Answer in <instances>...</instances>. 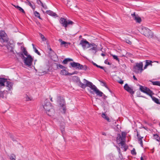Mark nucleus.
<instances>
[{
    "label": "nucleus",
    "mask_w": 160,
    "mask_h": 160,
    "mask_svg": "<svg viewBox=\"0 0 160 160\" xmlns=\"http://www.w3.org/2000/svg\"><path fill=\"white\" fill-rule=\"evenodd\" d=\"M21 49L22 52L18 53V55L21 57L23 60H33V58L31 55L28 54L25 48L21 47Z\"/></svg>",
    "instance_id": "nucleus-1"
},
{
    "label": "nucleus",
    "mask_w": 160,
    "mask_h": 160,
    "mask_svg": "<svg viewBox=\"0 0 160 160\" xmlns=\"http://www.w3.org/2000/svg\"><path fill=\"white\" fill-rule=\"evenodd\" d=\"M141 33L146 37L149 38H154L153 33L148 28L143 27L141 30Z\"/></svg>",
    "instance_id": "nucleus-2"
},
{
    "label": "nucleus",
    "mask_w": 160,
    "mask_h": 160,
    "mask_svg": "<svg viewBox=\"0 0 160 160\" xmlns=\"http://www.w3.org/2000/svg\"><path fill=\"white\" fill-rule=\"evenodd\" d=\"M70 65L72 68H74L76 69L87 71L88 69V68L86 65H82L79 63L75 62H70Z\"/></svg>",
    "instance_id": "nucleus-3"
},
{
    "label": "nucleus",
    "mask_w": 160,
    "mask_h": 160,
    "mask_svg": "<svg viewBox=\"0 0 160 160\" xmlns=\"http://www.w3.org/2000/svg\"><path fill=\"white\" fill-rule=\"evenodd\" d=\"M143 64L142 62L136 63L133 67V71L136 74L141 73L143 70Z\"/></svg>",
    "instance_id": "nucleus-4"
},
{
    "label": "nucleus",
    "mask_w": 160,
    "mask_h": 160,
    "mask_svg": "<svg viewBox=\"0 0 160 160\" xmlns=\"http://www.w3.org/2000/svg\"><path fill=\"white\" fill-rule=\"evenodd\" d=\"M126 133L122 132L121 135L120 134H118L116 138V141L118 144H120L122 146H124L125 142L124 140L126 137Z\"/></svg>",
    "instance_id": "nucleus-5"
},
{
    "label": "nucleus",
    "mask_w": 160,
    "mask_h": 160,
    "mask_svg": "<svg viewBox=\"0 0 160 160\" xmlns=\"http://www.w3.org/2000/svg\"><path fill=\"white\" fill-rule=\"evenodd\" d=\"M44 109L46 111V112L48 115L52 116L54 112V110L50 103L48 102L43 106Z\"/></svg>",
    "instance_id": "nucleus-6"
},
{
    "label": "nucleus",
    "mask_w": 160,
    "mask_h": 160,
    "mask_svg": "<svg viewBox=\"0 0 160 160\" xmlns=\"http://www.w3.org/2000/svg\"><path fill=\"white\" fill-rule=\"evenodd\" d=\"M83 80H84L87 82V87H88L90 88L89 89H88V91L92 94H94V91L97 89V87L93 85L92 82L87 80L85 79H84Z\"/></svg>",
    "instance_id": "nucleus-7"
},
{
    "label": "nucleus",
    "mask_w": 160,
    "mask_h": 160,
    "mask_svg": "<svg viewBox=\"0 0 160 160\" xmlns=\"http://www.w3.org/2000/svg\"><path fill=\"white\" fill-rule=\"evenodd\" d=\"M60 22L62 26L64 27L66 29L68 25H72L74 22L69 20H67L64 18H61L60 20Z\"/></svg>",
    "instance_id": "nucleus-8"
},
{
    "label": "nucleus",
    "mask_w": 160,
    "mask_h": 160,
    "mask_svg": "<svg viewBox=\"0 0 160 160\" xmlns=\"http://www.w3.org/2000/svg\"><path fill=\"white\" fill-rule=\"evenodd\" d=\"M79 44L82 46L84 49H86L91 47V43H90L86 39H84L81 41Z\"/></svg>",
    "instance_id": "nucleus-9"
},
{
    "label": "nucleus",
    "mask_w": 160,
    "mask_h": 160,
    "mask_svg": "<svg viewBox=\"0 0 160 160\" xmlns=\"http://www.w3.org/2000/svg\"><path fill=\"white\" fill-rule=\"evenodd\" d=\"M8 41V38L5 32L4 31H0V42H7Z\"/></svg>",
    "instance_id": "nucleus-10"
},
{
    "label": "nucleus",
    "mask_w": 160,
    "mask_h": 160,
    "mask_svg": "<svg viewBox=\"0 0 160 160\" xmlns=\"http://www.w3.org/2000/svg\"><path fill=\"white\" fill-rule=\"evenodd\" d=\"M90 45L91 47L89 49V51L92 54H95L98 50L97 45L94 43H91Z\"/></svg>",
    "instance_id": "nucleus-11"
},
{
    "label": "nucleus",
    "mask_w": 160,
    "mask_h": 160,
    "mask_svg": "<svg viewBox=\"0 0 160 160\" xmlns=\"http://www.w3.org/2000/svg\"><path fill=\"white\" fill-rule=\"evenodd\" d=\"M124 88L127 92H128L132 94H133L134 93V92L133 91V89L130 87L127 83H126L124 85Z\"/></svg>",
    "instance_id": "nucleus-12"
},
{
    "label": "nucleus",
    "mask_w": 160,
    "mask_h": 160,
    "mask_svg": "<svg viewBox=\"0 0 160 160\" xmlns=\"http://www.w3.org/2000/svg\"><path fill=\"white\" fill-rule=\"evenodd\" d=\"M5 84L8 90H11L12 89L13 83L8 81L7 79V82H6Z\"/></svg>",
    "instance_id": "nucleus-13"
},
{
    "label": "nucleus",
    "mask_w": 160,
    "mask_h": 160,
    "mask_svg": "<svg viewBox=\"0 0 160 160\" xmlns=\"http://www.w3.org/2000/svg\"><path fill=\"white\" fill-rule=\"evenodd\" d=\"M133 19L135 20L137 22L140 23L141 21V18L137 15H136L135 13L132 14Z\"/></svg>",
    "instance_id": "nucleus-14"
},
{
    "label": "nucleus",
    "mask_w": 160,
    "mask_h": 160,
    "mask_svg": "<svg viewBox=\"0 0 160 160\" xmlns=\"http://www.w3.org/2000/svg\"><path fill=\"white\" fill-rule=\"evenodd\" d=\"M7 79L3 78H0V89L5 86Z\"/></svg>",
    "instance_id": "nucleus-15"
},
{
    "label": "nucleus",
    "mask_w": 160,
    "mask_h": 160,
    "mask_svg": "<svg viewBox=\"0 0 160 160\" xmlns=\"http://www.w3.org/2000/svg\"><path fill=\"white\" fill-rule=\"evenodd\" d=\"M59 104L60 106L62 107L63 111V113H65L66 112V109L64 107L65 105V102L64 100L63 99H61L59 103Z\"/></svg>",
    "instance_id": "nucleus-16"
},
{
    "label": "nucleus",
    "mask_w": 160,
    "mask_h": 160,
    "mask_svg": "<svg viewBox=\"0 0 160 160\" xmlns=\"http://www.w3.org/2000/svg\"><path fill=\"white\" fill-rule=\"evenodd\" d=\"M46 13L49 15L54 17L56 18L58 17V16L55 13L50 10L47 11Z\"/></svg>",
    "instance_id": "nucleus-17"
},
{
    "label": "nucleus",
    "mask_w": 160,
    "mask_h": 160,
    "mask_svg": "<svg viewBox=\"0 0 160 160\" xmlns=\"http://www.w3.org/2000/svg\"><path fill=\"white\" fill-rule=\"evenodd\" d=\"M95 93L97 96L99 97H102L103 95V93L100 91L97 88L96 90L94 91V94Z\"/></svg>",
    "instance_id": "nucleus-18"
},
{
    "label": "nucleus",
    "mask_w": 160,
    "mask_h": 160,
    "mask_svg": "<svg viewBox=\"0 0 160 160\" xmlns=\"http://www.w3.org/2000/svg\"><path fill=\"white\" fill-rule=\"evenodd\" d=\"M83 82L85 84L82 83L80 81L79 82V85L82 88H85L87 87V83L86 81L83 80Z\"/></svg>",
    "instance_id": "nucleus-19"
},
{
    "label": "nucleus",
    "mask_w": 160,
    "mask_h": 160,
    "mask_svg": "<svg viewBox=\"0 0 160 160\" xmlns=\"http://www.w3.org/2000/svg\"><path fill=\"white\" fill-rule=\"evenodd\" d=\"M24 64L28 67L32 66L33 61H23Z\"/></svg>",
    "instance_id": "nucleus-20"
},
{
    "label": "nucleus",
    "mask_w": 160,
    "mask_h": 160,
    "mask_svg": "<svg viewBox=\"0 0 160 160\" xmlns=\"http://www.w3.org/2000/svg\"><path fill=\"white\" fill-rule=\"evenodd\" d=\"M27 2L26 3L32 8L33 11H34L35 8V6L34 4V3H33V4H32L28 0H27Z\"/></svg>",
    "instance_id": "nucleus-21"
},
{
    "label": "nucleus",
    "mask_w": 160,
    "mask_h": 160,
    "mask_svg": "<svg viewBox=\"0 0 160 160\" xmlns=\"http://www.w3.org/2000/svg\"><path fill=\"white\" fill-rule=\"evenodd\" d=\"M145 93L147 95H149L151 97L152 96V95L153 94L152 91H151L149 88H147L145 92Z\"/></svg>",
    "instance_id": "nucleus-22"
},
{
    "label": "nucleus",
    "mask_w": 160,
    "mask_h": 160,
    "mask_svg": "<svg viewBox=\"0 0 160 160\" xmlns=\"http://www.w3.org/2000/svg\"><path fill=\"white\" fill-rule=\"evenodd\" d=\"M61 74L64 75H70L73 74L70 73L68 72L66 70H63L61 71Z\"/></svg>",
    "instance_id": "nucleus-23"
},
{
    "label": "nucleus",
    "mask_w": 160,
    "mask_h": 160,
    "mask_svg": "<svg viewBox=\"0 0 160 160\" xmlns=\"http://www.w3.org/2000/svg\"><path fill=\"white\" fill-rule=\"evenodd\" d=\"M151 98H152L153 101H154L156 103L160 105V101H159V100L158 99L152 96Z\"/></svg>",
    "instance_id": "nucleus-24"
},
{
    "label": "nucleus",
    "mask_w": 160,
    "mask_h": 160,
    "mask_svg": "<svg viewBox=\"0 0 160 160\" xmlns=\"http://www.w3.org/2000/svg\"><path fill=\"white\" fill-rule=\"evenodd\" d=\"M140 86V91L144 93H145L146 89H147V88L145 87H143L141 85H139Z\"/></svg>",
    "instance_id": "nucleus-25"
},
{
    "label": "nucleus",
    "mask_w": 160,
    "mask_h": 160,
    "mask_svg": "<svg viewBox=\"0 0 160 160\" xmlns=\"http://www.w3.org/2000/svg\"><path fill=\"white\" fill-rule=\"evenodd\" d=\"M102 116L103 118L106 120L110 122L109 118L104 113H102Z\"/></svg>",
    "instance_id": "nucleus-26"
},
{
    "label": "nucleus",
    "mask_w": 160,
    "mask_h": 160,
    "mask_svg": "<svg viewBox=\"0 0 160 160\" xmlns=\"http://www.w3.org/2000/svg\"><path fill=\"white\" fill-rule=\"evenodd\" d=\"M38 1L40 2V3H41V5L45 9L47 8V6L45 4H43L40 0H37V2L38 4H39Z\"/></svg>",
    "instance_id": "nucleus-27"
},
{
    "label": "nucleus",
    "mask_w": 160,
    "mask_h": 160,
    "mask_svg": "<svg viewBox=\"0 0 160 160\" xmlns=\"http://www.w3.org/2000/svg\"><path fill=\"white\" fill-rule=\"evenodd\" d=\"M34 14L36 17H37L40 19H42V18L40 17V14L37 11H34Z\"/></svg>",
    "instance_id": "nucleus-28"
},
{
    "label": "nucleus",
    "mask_w": 160,
    "mask_h": 160,
    "mask_svg": "<svg viewBox=\"0 0 160 160\" xmlns=\"http://www.w3.org/2000/svg\"><path fill=\"white\" fill-rule=\"evenodd\" d=\"M152 83L153 85H157L160 86V82L158 81H156L152 82Z\"/></svg>",
    "instance_id": "nucleus-29"
},
{
    "label": "nucleus",
    "mask_w": 160,
    "mask_h": 160,
    "mask_svg": "<svg viewBox=\"0 0 160 160\" xmlns=\"http://www.w3.org/2000/svg\"><path fill=\"white\" fill-rule=\"evenodd\" d=\"M153 137L158 141H160V137L157 134H154Z\"/></svg>",
    "instance_id": "nucleus-30"
},
{
    "label": "nucleus",
    "mask_w": 160,
    "mask_h": 160,
    "mask_svg": "<svg viewBox=\"0 0 160 160\" xmlns=\"http://www.w3.org/2000/svg\"><path fill=\"white\" fill-rule=\"evenodd\" d=\"M39 35L41 38L42 39V41H45L47 40V39L45 38L44 35L42 34L41 33H39Z\"/></svg>",
    "instance_id": "nucleus-31"
},
{
    "label": "nucleus",
    "mask_w": 160,
    "mask_h": 160,
    "mask_svg": "<svg viewBox=\"0 0 160 160\" xmlns=\"http://www.w3.org/2000/svg\"><path fill=\"white\" fill-rule=\"evenodd\" d=\"M59 41L61 43V45H64L65 47H66L68 46L67 45H66V44H67V42L65 41H63L62 39H59Z\"/></svg>",
    "instance_id": "nucleus-32"
},
{
    "label": "nucleus",
    "mask_w": 160,
    "mask_h": 160,
    "mask_svg": "<svg viewBox=\"0 0 160 160\" xmlns=\"http://www.w3.org/2000/svg\"><path fill=\"white\" fill-rule=\"evenodd\" d=\"M60 59H62L63 60H72V59L70 58H65L64 56H62L59 58Z\"/></svg>",
    "instance_id": "nucleus-33"
},
{
    "label": "nucleus",
    "mask_w": 160,
    "mask_h": 160,
    "mask_svg": "<svg viewBox=\"0 0 160 160\" xmlns=\"http://www.w3.org/2000/svg\"><path fill=\"white\" fill-rule=\"evenodd\" d=\"M131 153L133 155H136L137 153L135 148H133L132 150L131 151Z\"/></svg>",
    "instance_id": "nucleus-34"
},
{
    "label": "nucleus",
    "mask_w": 160,
    "mask_h": 160,
    "mask_svg": "<svg viewBox=\"0 0 160 160\" xmlns=\"http://www.w3.org/2000/svg\"><path fill=\"white\" fill-rule=\"evenodd\" d=\"M10 137L12 139V140L13 141H16L15 138L14 137V136L12 134H10L9 135Z\"/></svg>",
    "instance_id": "nucleus-35"
},
{
    "label": "nucleus",
    "mask_w": 160,
    "mask_h": 160,
    "mask_svg": "<svg viewBox=\"0 0 160 160\" xmlns=\"http://www.w3.org/2000/svg\"><path fill=\"white\" fill-rule=\"evenodd\" d=\"M153 62L152 61H146V63H148V66L150 65L152 66V63Z\"/></svg>",
    "instance_id": "nucleus-36"
},
{
    "label": "nucleus",
    "mask_w": 160,
    "mask_h": 160,
    "mask_svg": "<svg viewBox=\"0 0 160 160\" xmlns=\"http://www.w3.org/2000/svg\"><path fill=\"white\" fill-rule=\"evenodd\" d=\"M61 130L62 133V136L63 137V138H64V134L65 132L64 131V127H62V128H61Z\"/></svg>",
    "instance_id": "nucleus-37"
},
{
    "label": "nucleus",
    "mask_w": 160,
    "mask_h": 160,
    "mask_svg": "<svg viewBox=\"0 0 160 160\" xmlns=\"http://www.w3.org/2000/svg\"><path fill=\"white\" fill-rule=\"evenodd\" d=\"M10 158L11 160H15V156L14 154H11L10 156Z\"/></svg>",
    "instance_id": "nucleus-38"
},
{
    "label": "nucleus",
    "mask_w": 160,
    "mask_h": 160,
    "mask_svg": "<svg viewBox=\"0 0 160 160\" xmlns=\"http://www.w3.org/2000/svg\"><path fill=\"white\" fill-rule=\"evenodd\" d=\"M57 67L58 68H59L62 69H63L64 68H65V67L63 66L62 65L60 64H57Z\"/></svg>",
    "instance_id": "nucleus-39"
},
{
    "label": "nucleus",
    "mask_w": 160,
    "mask_h": 160,
    "mask_svg": "<svg viewBox=\"0 0 160 160\" xmlns=\"http://www.w3.org/2000/svg\"><path fill=\"white\" fill-rule=\"evenodd\" d=\"M111 55L112 56L113 59L116 60H118V56L115 55L111 54Z\"/></svg>",
    "instance_id": "nucleus-40"
},
{
    "label": "nucleus",
    "mask_w": 160,
    "mask_h": 160,
    "mask_svg": "<svg viewBox=\"0 0 160 160\" xmlns=\"http://www.w3.org/2000/svg\"><path fill=\"white\" fill-rule=\"evenodd\" d=\"M104 63L109 65H111L112 64L111 62L109 61H104Z\"/></svg>",
    "instance_id": "nucleus-41"
},
{
    "label": "nucleus",
    "mask_w": 160,
    "mask_h": 160,
    "mask_svg": "<svg viewBox=\"0 0 160 160\" xmlns=\"http://www.w3.org/2000/svg\"><path fill=\"white\" fill-rule=\"evenodd\" d=\"M33 50L36 53H37L39 55H40V53L38 51V50L37 49V48H34V49H33Z\"/></svg>",
    "instance_id": "nucleus-42"
},
{
    "label": "nucleus",
    "mask_w": 160,
    "mask_h": 160,
    "mask_svg": "<svg viewBox=\"0 0 160 160\" xmlns=\"http://www.w3.org/2000/svg\"><path fill=\"white\" fill-rule=\"evenodd\" d=\"M18 10L19 11H20V12H22V13H25V12L24 11V10L21 7H20V8L18 9Z\"/></svg>",
    "instance_id": "nucleus-43"
},
{
    "label": "nucleus",
    "mask_w": 160,
    "mask_h": 160,
    "mask_svg": "<svg viewBox=\"0 0 160 160\" xmlns=\"http://www.w3.org/2000/svg\"><path fill=\"white\" fill-rule=\"evenodd\" d=\"M102 83H103V86L105 87L106 88H108V89H109L107 85H106L105 83L104 82L102 81H100Z\"/></svg>",
    "instance_id": "nucleus-44"
},
{
    "label": "nucleus",
    "mask_w": 160,
    "mask_h": 160,
    "mask_svg": "<svg viewBox=\"0 0 160 160\" xmlns=\"http://www.w3.org/2000/svg\"><path fill=\"white\" fill-rule=\"evenodd\" d=\"M139 142V143H140V144L141 146L142 147H143V143H142V139H140L139 140V141H138Z\"/></svg>",
    "instance_id": "nucleus-45"
},
{
    "label": "nucleus",
    "mask_w": 160,
    "mask_h": 160,
    "mask_svg": "<svg viewBox=\"0 0 160 160\" xmlns=\"http://www.w3.org/2000/svg\"><path fill=\"white\" fill-rule=\"evenodd\" d=\"M137 136L138 137V140L139 141V140L140 139H142V138H143V137H142L141 136L139 135V134L138 133V132H137Z\"/></svg>",
    "instance_id": "nucleus-46"
},
{
    "label": "nucleus",
    "mask_w": 160,
    "mask_h": 160,
    "mask_svg": "<svg viewBox=\"0 0 160 160\" xmlns=\"http://www.w3.org/2000/svg\"><path fill=\"white\" fill-rule=\"evenodd\" d=\"M126 42L127 43H128V44H131V42L129 40H128V39L126 40Z\"/></svg>",
    "instance_id": "nucleus-47"
},
{
    "label": "nucleus",
    "mask_w": 160,
    "mask_h": 160,
    "mask_svg": "<svg viewBox=\"0 0 160 160\" xmlns=\"http://www.w3.org/2000/svg\"><path fill=\"white\" fill-rule=\"evenodd\" d=\"M92 62L93 64L94 65L96 66L97 68H99V67H100V66H99V65H97L96 63H94L93 62Z\"/></svg>",
    "instance_id": "nucleus-48"
},
{
    "label": "nucleus",
    "mask_w": 160,
    "mask_h": 160,
    "mask_svg": "<svg viewBox=\"0 0 160 160\" xmlns=\"http://www.w3.org/2000/svg\"><path fill=\"white\" fill-rule=\"evenodd\" d=\"M26 100L28 101H30L31 100L30 98L28 96H27L26 97Z\"/></svg>",
    "instance_id": "nucleus-49"
},
{
    "label": "nucleus",
    "mask_w": 160,
    "mask_h": 160,
    "mask_svg": "<svg viewBox=\"0 0 160 160\" xmlns=\"http://www.w3.org/2000/svg\"><path fill=\"white\" fill-rule=\"evenodd\" d=\"M148 63H146V64L145 65L144 67V68H143V70L147 68V67L148 66Z\"/></svg>",
    "instance_id": "nucleus-50"
},
{
    "label": "nucleus",
    "mask_w": 160,
    "mask_h": 160,
    "mask_svg": "<svg viewBox=\"0 0 160 160\" xmlns=\"http://www.w3.org/2000/svg\"><path fill=\"white\" fill-rule=\"evenodd\" d=\"M121 148H123L124 149V151H126L127 150V148H126L125 146V144H124V146H122Z\"/></svg>",
    "instance_id": "nucleus-51"
},
{
    "label": "nucleus",
    "mask_w": 160,
    "mask_h": 160,
    "mask_svg": "<svg viewBox=\"0 0 160 160\" xmlns=\"http://www.w3.org/2000/svg\"><path fill=\"white\" fill-rule=\"evenodd\" d=\"M118 82L119 83L122 84L123 83V81L121 80L120 81H119Z\"/></svg>",
    "instance_id": "nucleus-52"
},
{
    "label": "nucleus",
    "mask_w": 160,
    "mask_h": 160,
    "mask_svg": "<svg viewBox=\"0 0 160 160\" xmlns=\"http://www.w3.org/2000/svg\"><path fill=\"white\" fill-rule=\"evenodd\" d=\"M3 96V93L2 91L0 92V97H2Z\"/></svg>",
    "instance_id": "nucleus-53"
},
{
    "label": "nucleus",
    "mask_w": 160,
    "mask_h": 160,
    "mask_svg": "<svg viewBox=\"0 0 160 160\" xmlns=\"http://www.w3.org/2000/svg\"><path fill=\"white\" fill-rule=\"evenodd\" d=\"M101 55L102 56L104 57L105 56L106 54V53H102Z\"/></svg>",
    "instance_id": "nucleus-54"
},
{
    "label": "nucleus",
    "mask_w": 160,
    "mask_h": 160,
    "mask_svg": "<svg viewBox=\"0 0 160 160\" xmlns=\"http://www.w3.org/2000/svg\"><path fill=\"white\" fill-rule=\"evenodd\" d=\"M63 61V63L66 64L67 63L68 61Z\"/></svg>",
    "instance_id": "nucleus-55"
},
{
    "label": "nucleus",
    "mask_w": 160,
    "mask_h": 160,
    "mask_svg": "<svg viewBox=\"0 0 160 160\" xmlns=\"http://www.w3.org/2000/svg\"><path fill=\"white\" fill-rule=\"evenodd\" d=\"M133 78L135 80H137V78H136L135 76L134 75H133Z\"/></svg>",
    "instance_id": "nucleus-56"
},
{
    "label": "nucleus",
    "mask_w": 160,
    "mask_h": 160,
    "mask_svg": "<svg viewBox=\"0 0 160 160\" xmlns=\"http://www.w3.org/2000/svg\"><path fill=\"white\" fill-rule=\"evenodd\" d=\"M99 68L104 70V68L103 67L100 66Z\"/></svg>",
    "instance_id": "nucleus-57"
},
{
    "label": "nucleus",
    "mask_w": 160,
    "mask_h": 160,
    "mask_svg": "<svg viewBox=\"0 0 160 160\" xmlns=\"http://www.w3.org/2000/svg\"><path fill=\"white\" fill-rule=\"evenodd\" d=\"M32 45L33 47V49H34V48H36L35 47L34 45L33 44H32Z\"/></svg>",
    "instance_id": "nucleus-58"
},
{
    "label": "nucleus",
    "mask_w": 160,
    "mask_h": 160,
    "mask_svg": "<svg viewBox=\"0 0 160 160\" xmlns=\"http://www.w3.org/2000/svg\"><path fill=\"white\" fill-rule=\"evenodd\" d=\"M20 8V7L18 6H17L16 7V8L18 9L19 8Z\"/></svg>",
    "instance_id": "nucleus-59"
},
{
    "label": "nucleus",
    "mask_w": 160,
    "mask_h": 160,
    "mask_svg": "<svg viewBox=\"0 0 160 160\" xmlns=\"http://www.w3.org/2000/svg\"><path fill=\"white\" fill-rule=\"evenodd\" d=\"M102 134L103 135H106V134L104 132H103L102 133Z\"/></svg>",
    "instance_id": "nucleus-60"
},
{
    "label": "nucleus",
    "mask_w": 160,
    "mask_h": 160,
    "mask_svg": "<svg viewBox=\"0 0 160 160\" xmlns=\"http://www.w3.org/2000/svg\"><path fill=\"white\" fill-rule=\"evenodd\" d=\"M50 100L52 102L53 101L52 100V98H50Z\"/></svg>",
    "instance_id": "nucleus-61"
},
{
    "label": "nucleus",
    "mask_w": 160,
    "mask_h": 160,
    "mask_svg": "<svg viewBox=\"0 0 160 160\" xmlns=\"http://www.w3.org/2000/svg\"><path fill=\"white\" fill-rule=\"evenodd\" d=\"M54 56H55V57H57V58H58V57H57V56L56 54H55V53H54Z\"/></svg>",
    "instance_id": "nucleus-62"
},
{
    "label": "nucleus",
    "mask_w": 160,
    "mask_h": 160,
    "mask_svg": "<svg viewBox=\"0 0 160 160\" xmlns=\"http://www.w3.org/2000/svg\"><path fill=\"white\" fill-rule=\"evenodd\" d=\"M141 160H144L142 157H141L140 158Z\"/></svg>",
    "instance_id": "nucleus-63"
},
{
    "label": "nucleus",
    "mask_w": 160,
    "mask_h": 160,
    "mask_svg": "<svg viewBox=\"0 0 160 160\" xmlns=\"http://www.w3.org/2000/svg\"><path fill=\"white\" fill-rule=\"evenodd\" d=\"M118 152H119V153H120V149L119 148H118Z\"/></svg>",
    "instance_id": "nucleus-64"
}]
</instances>
